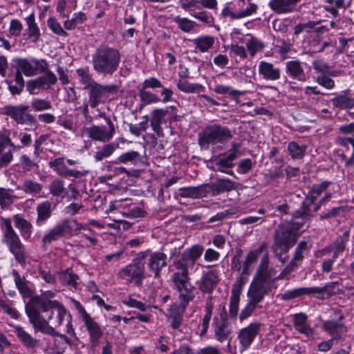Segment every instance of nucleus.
<instances>
[{"mask_svg":"<svg viewBox=\"0 0 354 354\" xmlns=\"http://www.w3.org/2000/svg\"><path fill=\"white\" fill-rule=\"evenodd\" d=\"M31 106L37 111L48 110L52 108L50 102L43 99H35L31 102Z\"/></svg>","mask_w":354,"mask_h":354,"instance_id":"obj_64","label":"nucleus"},{"mask_svg":"<svg viewBox=\"0 0 354 354\" xmlns=\"http://www.w3.org/2000/svg\"><path fill=\"white\" fill-rule=\"evenodd\" d=\"M333 105L340 109H350L354 107V97H349L345 92L331 100Z\"/></svg>","mask_w":354,"mask_h":354,"instance_id":"obj_42","label":"nucleus"},{"mask_svg":"<svg viewBox=\"0 0 354 354\" xmlns=\"http://www.w3.org/2000/svg\"><path fill=\"white\" fill-rule=\"evenodd\" d=\"M57 276L63 285L71 286L75 289L78 288L79 283L77 281L80 280V277L73 272L72 268L58 271Z\"/></svg>","mask_w":354,"mask_h":354,"instance_id":"obj_35","label":"nucleus"},{"mask_svg":"<svg viewBox=\"0 0 354 354\" xmlns=\"http://www.w3.org/2000/svg\"><path fill=\"white\" fill-rule=\"evenodd\" d=\"M234 160L233 155H227L225 157L220 158L218 160H215L214 170L234 176L233 171L229 169H232L234 167L233 161Z\"/></svg>","mask_w":354,"mask_h":354,"instance_id":"obj_39","label":"nucleus"},{"mask_svg":"<svg viewBox=\"0 0 354 354\" xmlns=\"http://www.w3.org/2000/svg\"><path fill=\"white\" fill-rule=\"evenodd\" d=\"M298 238L283 223L279 224L275 229L271 248L277 259L282 263L286 262V259H283L282 256L288 253L296 244Z\"/></svg>","mask_w":354,"mask_h":354,"instance_id":"obj_6","label":"nucleus"},{"mask_svg":"<svg viewBox=\"0 0 354 354\" xmlns=\"http://www.w3.org/2000/svg\"><path fill=\"white\" fill-rule=\"evenodd\" d=\"M48 165L58 176L66 178L70 177L80 178L87 174L86 171H79L68 168L64 163V158L63 157L57 158L50 161Z\"/></svg>","mask_w":354,"mask_h":354,"instance_id":"obj_18","label":"nucleus"},{"mask_svg":"<svg viewBox=\"0 0 354 354\" xmlns=\"http://www.w3.org/2000/svg\"><path fill=\"white\" fill-rule=\"evenodd\" d=\"M4 226L2 242L8 247L9 251L14 256L16 261L23 268L26 266L25 246L22 243L19 235L12 225V221L9 218L0 217Z\"/></svg>","mask_w":354,"mask_h":354,"instance_id":"obj_5","label":"nucleus"},{"mask_svg":"<svg viewBox=\"0 0 354 354\" xmlns=\"http://www.w3.org/2000/svg\"><path fill=\"white\" fill-rule=\"evenodd\" d=\"M87 90L88 91L89 104L91 108H95L106 94L115 91V87L103 86L96 83Z\"/></svg>","mask_w":354,"mask_h":354,"instance_id":"obj_25","label":"nucleus"},{"mask_svg":"<svg viewBox=\"0 0 354 354\" xmlns=\"http://www.w3.org/2000/svg\"><path fill=\"white\" fill-rule=\"evenodd\" d=\"M174 21L178 25V27L185 32H189L193 30L196 25L194 21L187 18L180 17H176Z\"/></svg>","mask_w":354,"mask_h":354,"instance_id":"obj_58","label":"nucleus"},{"mask_svg":"<svg viewBox=\"0 0 354 354\" xmlns=\"http://www.w3.org/2000/svg\"><path fill=\"white\" fill-rule=\"evenodd\" d=\"M349 239V231H346L344 234L338 236L336 240L330 245L333 248V256L337 259L340 254L346 250V245Z\"/></svg>","mask_w":354,"mask_h":354,"instance_id":"obj_41","label":"nucleus"},{"mask_svg":"<svg viewBox=\"0 0 354 354\" xmlns=\"http://www.w3.org/2000/svg\"><path fill=\"white\" fill-rule=\"evenodd\" d=\"M307 146L299 145L295 141L290 142L288 145V151L292 159H301L305 155Z\"/></svg>","mask_w":354,"mask_h":354,"instance_id":"obj_46","label":"nucleus"},{"mask_svg":"<svg viewBox=\"0 0 354 354\" xmlns=\"http://www.w3.org/2000/svg\"><path fill=\"white\" fill-rule=\"evenodd\" d=\"M310 248L311 245L309 244L308 241L305 240L299 241L294 250L293 260L301 263L310 251Z\"/></svg>","mask_w":354,"mask_h":354,"instance_id":"obj_44","label":"nucleus"},{"mask_svg":"<svg viewBox=\"0 0 354 354\" xmlns=\"http://www.w3.org/2000/svg\"><path fill=\"white\" fill-rule=\"evenodd\" d=\"M19 138H20L21 145H15L8 136H5L4 141L7 145L12 147L15 150H19L22 147H29L32 143V136L29 133L19 132Z\"/></svg>","mask_w":354,"mask_h":354,"instance_id":"obj_48","label":"nucleus"},{"mask_svg":"<svg viewBox=\"0 0 354 354\" xmlns=\"http://www.w3.org/2000/svg\"><path fill=\"white\" fill-rule=\"evenodd\" d=\"M118 277L128 283H133L136 287H141L146 278L145 263L139 259H133L131 263L122 268Z\"/></svg>","mask_w":354,"mask_h":354,"instance_id":"obj_10","label":"nucleus"},{"mask_svg":"<svg viewBox=\"0 0 354 354\" xmlns=\"http://www.w3.org/2000/svg\"><path fill=\"white\" fill-rule=\"evenodd\" d=\"M346 206H339L332 208L326 212H323L319 215V220H329L339 216L341 214L345 212Z\"/></svg>","mask_w":354,"mask_h":354,"instance_id":"obj_61","label":"nucleus"},{"mask_svg":"<svg viewBox=\"0 0 354 354\" xmlns=\"http://www.w3.org/2000/svg\"><path fill=\"white\" fill-rule=\"evenodd\" d=\"M219 283L218 272L215 270L205 272L198 283V289L202 293L212 294Z\"/></svg>","mask_w":354,"mask_h":354,"instance_id":"obj_24","label":"nucleus"},{"mask_svg":"<svg viewBox=\"0 0 354 354\" xmlns=\"http://www.w3.org/2000/svg\"><path fill=\"white\" fill-rule=\"evenodd\" d=\"M259 73L263 77L269 80H275L279 78L280 71L274 68H259Z\"/></svg>","mask_w":354,"mask_h":354,"instance_id":"obj_63","label":"nucleus"},{"mask_svg":"<svg viewBox=\"0 0 354 354\" xmlns=\"http://www.w3.org/2000/svg\"><path fill=\"white\" fill-rule=\"evenodd\" d=\"M212 296H209L205 300V315L203 318V321L201 325L198 326L200 330V336H204L209 328V322L212 316L213 310L214 308V303L212 301Z\"/></svg>","mask_w":354,"mask_h":354,"instance_id":"obj_33","label":"nucleus"},{"mask_svg":"<svg viewBox=\"0 0 354 354\" xmlns=\"http://www.w3.org/2000/svg\"><path fill=\"white\" fill-rule=\"evenodd\" d=\"M187 307L180 304H173L168 310V318L171 320V328L174 330L178 329L183 324V315Z\"/></svg>","mask_w":354,"mask_h":354,"instance_id":"obj_29","label":"nucleus"},{"mask_svg":"<svg viewBox=\"0 0 354 354\" xmlns=\"http://www.w3.org/2000/svg\"><path fill=\"white\" fill-rule=\"evenodd\" d=\"M203 251L204 247L200 244L193 245L191 248L185 250L180 258L174 262V266L178 271L175 272L172 276L189 277V268L195 265Z\"/></svg>","mask_w":354,"mask_h":354,"instance_id":"obj_9","label":"nucleus"},{"mask_svg":"<svg viewBox=\"0 0 354 354\" xmlns=\"http://www.w3.org/2000/svg\"><path fill=\"white\" fill-rule=\"evenodd\" d=\"M269 252L266 251L263 254L260 263L257 267L253 279L270 294L274 289L277 288L275 282L282 279H289V272L284 268L279 275H277V270L270 267Z\"/></svg>","mask_w":354,"mask_h":354,"instance_id":"obj_3","label":"nucleus"},{"mask_svg":"<svg viewBox=\"0 0 354 354\" xmlns=\"http://www.w3.org/2000/svg\"><path fill=\"white\" fill-rule=\"evenodd\" d=\"M269 294L253 279L248 292V296L250 299L248 303L241 311L239 319L241 322L246 319L252 315L257 307V305L261 302L265 296Z\"/></svg>","mask_w":354,"mask_h":354,"instance_id":"obj_12","label":"nucleus"},{"mask_svg":"<svg viewBox=\"0 0 354 354\" xmlns=\"http://www.w3.org/2000/svg\"><path fill=\"white\" fill-rule=\"evenodd\" d=\"M179 3L183 10L190 14L201 10L200 0H180Z\"/></svg>","mask_w":354,"mask_h":354,"instance_id":"obj_60","label":"nucleus"},{"mask_svg":"<svg viewBox=\"0 0 354 354\" xmlns=\"http://www.w3.org/2000/svg\"><path fill=\"white\" fill-rule=\"evenodd\" d=\"M81 230H89L91 234H95V231L87 224L79 223L76 220L64 219L43 236L42 247L47 248L52 242L57 241L61 237L71 238L78 235Z\"/></svg>","mask_w":354,"mask_h":354,"instance_id":"obj_4","label":"nucleus"},{"mask_svg":"<svg viewBox=\"0 0 354 354\" xmlns=\"http://www.w3.org/2000/svg\"><path fill=\"white\" fill-rule=\"evenodd\" d=\"M234 181L228 178H218L214 183H204L196 187H182L179 189L182 198H201L211 193L212 196H217L221 193L230 192L236 189Z\"/></svg>","mask_w":354,"mask_h":354,"instance_id":"obj_2","label":"nucleus"},{"mask_svg":"<svg viewBox=\"0 0 354 354\" xmlns=\"http://www.w3.org/2000/svg\"><path fill=\"white\" fill-rule=\"evenodd\" d=\"M344 319V315L339 317V321ZM322 330L331 336L333 340L343 339L347 332V327L341 322L326 320L322 324Z\"/></svg>","mask_w":354,"mask_h":354,"instance_id":"obj_21","label":"nucleus"},{"mask_svg":"<svg viewBox=\"0 0 354 354\" xmlns=\"http://www.w3.org/2000/svg\"><path fill=\"white\" fill-rule=\"evenodd\" d=\"M118 145L109 143L101 147H97V151L94 156L95 160L97 162H100L103 159L111 156L115 151Z\"/></svg>","mask_w":354,"mask_h":354,"instance_id":"obj_45","label":"nucleus"},{"mask_svg":"<svg viewBox=\"0 0 354 354\" xmlns=\"http://www.w3.org/2000/svg\"><path fill=\"white\" fill-rule=\"evenodd\" d=\"M12 219L22 238L26 241L30 240L33 230L32 223L19 214L14 215Z\"/></svg>","mask_w":354,"mask_h":354,"instance_id":"obj_31","label":"nucleus"},{"mask_svg":"<svg viewBox=\"0 0 354 354\" xmlns=\"http://www.w3.org/2000/svg\"><path fill=\"white\" fill-rule=\"evenodd\" d=\"M108 129L105 126L93 125L86 129V132L88 137L93 140L109 141L111 140L115 133V129L112 121L109 120Z\"/></svg>","mask_w":354,"mask_h":354,"instance_id":"obj_19","label":"nucleus"},{"mask_svg":"<svg viewBox=\"0 0 354 354\" xmlns=\"http://www.w3.org/2000/svg\"><path fill=\"white\" fill-rule=\"evenodd\" d=\"M27 28L26 32L27 39H30L34 44L37 43L41 36L40 30L35 22V17L34 13H31L29 16L25 19Z\"/></svg>","mask_w":354,"mask_h":354,"instance_id":"obj_36","label":"nucleus"},{"mask_svg":"<svg viewBox=\"0 0 354 354\" xmlns=\"http://www.w3.org/2000/svg\"><path fill=\"white\" fill-rule=\"evenodd\" d=\"M53 203L49 201H45L37 205L36 211L37 217L36 225L37 226L43 225L52 216Z\"/></svg>","mask_w":354,"mask_h":354,"instance_id":"obj_32","label":"nucleus"},{"mask_svg":"<svg viewBox=\"0 0 354 354\" xmlns=\"http://www.w3.org/2000/svg\"><path fill=\"white\" fill-rule=\"evenodd\" d=\"M261 326V324L259 323H252L240 330L238 339L243 350L248 349L251 345L259 334Z\"/></svg>","mask_w":354,"mask_h":354,"instance_id":"obj_22","label":"nucleus"},{"mask_svg":"<svg viewBox=\"0 0 354 354\" xmlns=\"http://www.w3.org/2000/svg\"><path fill=\"white\" fill-rule=\"evenodd\" d=\"M338 282H331L323 287H301L286 291L281 294V299L283 301H290L299 298L304 295L322 294L326 291L328 287L333 288Z\"/></svg>","mask_w":354,"mask_h":354,"instance_id":"obj_16","label":"nucleus"},{"mask_svg":"<svg viewBox=\"0 0 354 354\" xmlns=\"http://www.w3.org/2000/svg\"><path fill=\"white\" fill-rule=\"evenodd\" d=\"M13 191L10 189L0 187V206L2 209L7 208L13 202Z\"/></svg>","mask_w":354,"mask_h":354,"instance_id":"obj_54","label":"nucleus"},{"mask_svg":"<svg viewBox=\"0 0 354 354\" xmlns=\"http://www.w3.org/2000/svg\"><path fill=\"white\" fill-rule=\"evenodd\" d=\"M25 310L35 332L53 337L58 335L54 327L62 325L66 315V310L59 301L39 296L30 299L26 304Z\"/></svg>","mask_w":354,"mask_h":354,"instance_id":"obj_1","label":"nucleus"},{"mask_svg":"<svg viewBox=\"0 0 354 354\" xmlns=\"http://www.w3.org/2000/svg\"><path fill=\"white\" fill-rule=\"evenodd\" d=\"M142 161V156L139 152L136 151H129L122 153L112 162L113 164H131L132 165H137Z\"/></svg>","mask_w":354,"mask_h":354,"instance_id":"obj_38","label":"nucleus"},{"mask_svg":"<svg viewBox=\"0 0 354 354\" xmlns=\"http://www.w3.org/2000/svg\"><path fill=\"white\" fill-rule=\"evenodd\" d=\"M28 106L25 105H8L3 107V113L10 116L17 124H35L36 119L28 113Z\"/></svg>","mask_w":354,"mask_h":354,"instance_id":"obj_14","label":"nucleus"},{"mask_svg":"<svg viewBox=\"0 0 354 354\" xmlns=\"http://www.w3.org/2000/svg\"><path fill=\"white\" fill-rule=\"evenodd\" d=\"M213 91L217 94L225 96H231L234 99L245 93V91H237L230 86H225L223 84L216 85L213 88Z\"/></svg>","mask_w":354,"mask_h":354,"instance_id":"obj_50","label":"nucleus"},{"mask_svg":"<svg viewBox=\"0 0 354 354\" xmlns=\"http://www.w3.org/2000/svg\"><path fill=\"white\" fill-rule=\"evenodd\" d=\"M331 184L332 183L328 180H324L320 183L313 184L308 194L305 196L300 207L292 213V218L311 221L314 217V214L311 212V206Z\"/></svg>","mask_w":354,"mask_h":354,"instance_id":"obj_8","label":"nucleus"},{"mask_svg":"<svg viewBox=\"0 0 354 354\" xmlns=\"http://www.w3.org/2000/svg\"><path fill=\"white\" fill-rule=\"evenodd\" d=\"M174 289L178 293L180 305L187 307L196 297V287L190 283V277L185 276H171Z\"/></svg>","mask_w":354,"mask_h":354,"instance_id":"obj_11","label":"nucleus"},{"mask_svg":"<svg viewBox=\"0 0 354 354\" xmlns=\"http://www.w3.org/2000/svg\"><path fill=\"white\" fill-rule=\"evenodd\" d=\"M94 66H117L120 61L119 52L111 48L97 49L93 57Z\"/></svg>","mask_w":354,"mask_h":354,"instance_id":"obj_15","label":"nucleus"},{"mask_svg":"<svg viewBox=\"0 0 354 354\" xmlns=\"http://www.w3.org/2000/svg\"><path fill=\"white\" fill-rule=\"evenodd\" d=\"M139 96L141 101L146 104L160 102V99L156 95L147 91L144 88L139 90Z\"/></svg>","mask_w":354,"mask_h":354,"instance_id":"obj_62","label":"nucleus"},{"mask_svg":"<svg viewBox=\"0 0 354 354\" xmlns=\"http://www.w3.org/2000/svg\"><path fill=\"white\" fill-rule=\"evenodd\" d=\"M240 40H243L242 42L245 44L252 56H254L257 52L263 50L265 46L261 41L249 34L240 38Z\"/></svg>","mask_w":354,"mask_h":354,"instance_id":"obj_40","label":"nucleus"},{"mask_svg":"<svg viewBox=\"0 0 354 354\" xmlns=\"http://www.w3.org/2000/svg\"><path fill=\"white\" fill-rule=\"evenodd\" d=\"M14 328L17 337L25 348L34 350L39 346V340L32 337L21 326L17 325Z\"/></svg>","mask_w":354,"mask_h":354,"instance_id":"obj_28","label":"nucleus"},{"mask_svg":"<svg viewBox=\"0 0 354 354\" xmlns=\"http://www.w3.org/2000/svg\"><path fill=\"white\" fill-rule=\"evenodd\" d=\"M20 164L24 173L36 172L39 169V165L26 154L20 156Z\"/></svg>","mask_w":354,"mask_h":354,"instance_id":"obj_52","label":"nucleus"},{"mask_svg":"<svg viewBox=\"0 0 354 354\" xmlns=\"http://www.w3.org/2000/svg\"><path fill=\"white\" fill-rule=\"evenodd\" d=\"M191 16L197 19L202 23L208 26H212L214 23V18L213 16L206 10H199L198 12L191 13Z\"/></svg>","mask_w":354,"mask_h":354,"instance_id":"obj_57","label":"nucleus"},{"mask_svg":"<svg viewBox=\"0 0 354 354\" xmlns=\"http://www.w3.org/2000/svg\"><path fill=\"white\" fill-rule=\"evenodd\" d=\"M77 73L80 78V82L84 85V90L88 89L90 87L97 83L88 73L86 68H79L77 70Z\"/></svg>","mask_w":354,"mask_h":354,"instance_id":"obj_53","label":"nucleus"},{"mask_svg":"<svg viewBox=\"0 0 354 354\" xmlns=\"http://www.w3.org/2000/svg\"><path fill=\"white\" fill-rule=\"evenodd\" d=\"M167 109H154L152 111L150 123L153 131L156 133V135L158 137L163 136L162 129L160 124L162 119L167 115Z\"/></svg>","mask_w":354,"mask_h":354,"instance_id":"obj_37","label":"nucleus"},{"mask_svg":"<svg viewBox=\"0 0 354 354\" xmlns=\"http://www.w3.org/2000/svg\"><path fill=\"white\" fill-rule=\"evenodd\" d=\"M293 326L295 330L300 334L305 335L307 337L313 336L314 329L310 326L308 316L303 313H296L293 315Z\"/></svg>","mask_w":354,"mask_h":354,"instance_id":"obj_26","label":"nucleus"},{"mask_svg":"<svg viewBox=\"0 0 354 354\" xmlns=\"http://www.w3.org/2000/svg\"><path fill=\"white\" fill-rule=\"evenodd\" d=\"M213 327L215 339L220 342L225 341L232 333L230 323L218 322L217 317L214 318Z\"/></svg>","mask_w":354,"mask_h":354,"instance_id":"obj_34","label":"nucleus"},{"mask_svg":"<svg viewBox=\"0 0 354 354\" xmlns=\"http://www.w3.org/2000/svg\"><path fill=\"white\" fill-rule=\"evenodd\" d=\"M12 276L14 279L15 284L24 299H31L32 291L31 290L29 283L30 281L26 279L25 276H21L17 270H12Z\"/></svg>","mask_w":354,"mask_h":354,"instance_id":"obj_30","label":"nucleus"},{"mask_svg":"<svg viewBox=\"0 0 354 354\" xmlns=\"http://www.w3.org/2000/svg\"><path fill=\"white\" fill-rule=\"evenodd\" d=\"M339 144L348 149V145L352 147V154L350 158H347L344 153L339 154V157L342 161H344L346 167L353 166L354 165V140L352 138H341L339 139Z\"/></svg>","mask_w":354,"mask_h":354,"instance_id":"obj_43","label":"nucleus"},{"mask_svg":"<svg viewBox=\"0 0 354 354\" xmlns=\"http://www.w3.org/2000/svg\"><path fill=\"white\" fill-rule=\"evenodd\" d=\"M37 80H38L39 85L42 89H48L50 86L55 84L57 82V77L51 71L47 70L44 73L39 75Z\"/></svg>","mask_w":354,"mask_h":354,"instance_id":"obj_47","label":"nucleus"},{"mask_svg":"<svg viewBox=\"0 0 354 354\" xmlns=\"http://www.w3.org/2000/svg\"><path fill=\"white\" fill-rule=\"evenodd\" d=\"M301 0H270L268 6L277 14H286L296 10V5Z\"/></svg>","mask_w":354,"mask_h":354,"instance_id":"obj_27","label":"nucleus"},{"mask_svg":"<svg viewBox=\"0 0 354 354\" xmlns=\"http://www.w3.org/2000/svg\"><path fill=\"white\" fill-rule=\"evenodd\" d=\"M50 194L53 196H62L64 191V180L59 178L54 179L48 185Z\"/></svg>","mask_w":354,"mask_h":354,"instance_id":"obj_55","label":"nucleus"},{"mask_svg":"<svg viewBox=\"0 0 354 354\" xmlns=\"http://www.w3.org/2000/svg\"><path fill=\"white\" fill-rule=\"evenodd\" d=\"M247 281L243 277H237L232 285L229 304V317L232 319H236L238 316L240 295Z\"/></svg>","mask_w":354,"mask_h":354,"instance_id":"obj_17","label":"nucleus"},{"mask_svg":"<svg viewBox=\"0 0 354 354\" xmlns=\"http://www.w3.org/2000/svg\"><path fill=\"white\" fill-rule=\"evenodd\" d=\"M167 254L162 252H153L149 254L147 265L155 279L160 277L162 269L167 265Z\"/></svg>","mask_w":354,"mask_h":354,"instance_id":"obj_20","label":"nucleus"},{"mask_svg":"<svg viewBox=\"0 0 354 354\" xmlns=\"http://www.w3.org/2000/svg\"><path fill=\"white\" fill-rule=\"evenodd\" d=\"M47 26L55 35L61 37H67L68 34L62 28L59 21L55 17H49L47 19Z\"/></svg>","mask_w":354,"mask_h":354,"instance_id":"obj_56","label":"nucleus"},{"mask_svg":"<svg viewBox=\"0 0 354 354\" xmlns=\"http://www.w3.org/2000/svg\"><path fill=\"white\" fill-rule=\"evenodd\" d=\"M232 138L230 129L220 124L207 126L198 133V142L203 149H208L209 145L225 144Z\"/></svg>","mask_w":354,"mask_h":354,"instance_id":"obj_7","label":"nucleus"},{"mask_svg":"<svg viewBox=\"0 0 354 354\" xmlns=\"http://www.w3.org/2000/svg\"><path fill=\"white\" fill-rule=\"evenodd\" d=\"M267 247V243L263 242L257 249L248 252L243 262L241 274L239 277H243L248 279L247 277L251 274L252 270V264L257 261L260 254H264L266 251H268Z\"/></svg>","mask_w":354,"mask_h":354,"instance_id":"obj_23","label":"nucleus"},{"mask_svg":"<svg viewBox=\"0 0 354 354\" xmlns=\"http://www.w3.org/2000/svg\"><path fill=\"white\" fill-rule=\"evenodd\" d=\"M43 186L41 184L31 179H25L21 187V190L24 192L31 195L39 194Z\"/></svg>","mask_w":354,"mask_h":354,"instance_id":"obj_49","label":"nucleus"},{"mask_svg":"<svg viewBox=\"0 0 354 354\" xmlns=\"http://www.w3.org/2000/svg\"><path fill=\"white\" fill-rule=\"evenodd\" d=\"M76 308L81 315L85 326L89 334L90 342L93 346H96L103 336V330L100 325L94 321L91 315L86 312L84 307L80 304H76Z\"/></svg>","mask_w":354,"mask_h":354,"instance_id":"obj_13","label":"nucleus"},{"mask_svg":"<svg viewBox=\"0 0 354 354\" xmlns=\"http://www.w3.org/2000/svg\"><path fill=\"white\" fill-rule=\"evenodd\" d=\"M193 43L196 49L201 52H206L212 48L214 43V39L211 36H203L194 39Z\"/></svg>","mask_w":354,"mask_h":354,"instance_id":"obj_51","label":"nucleus"},{"mask_svg":"<svg viewBox=\"0 0 354 354\" xmlns=\"http://www.w3.org/2000/svg\"><path fill=\"white\" fill-rule=\"evenodd\" d=\"M179 90L185 93H195L203 88V86L198 84H190L186 80H180L177 84Z\"/></svg>","mask_w":354,"mask_h":354,"instance_id":"obj_59","label":"nucleus"}]
</instances>
